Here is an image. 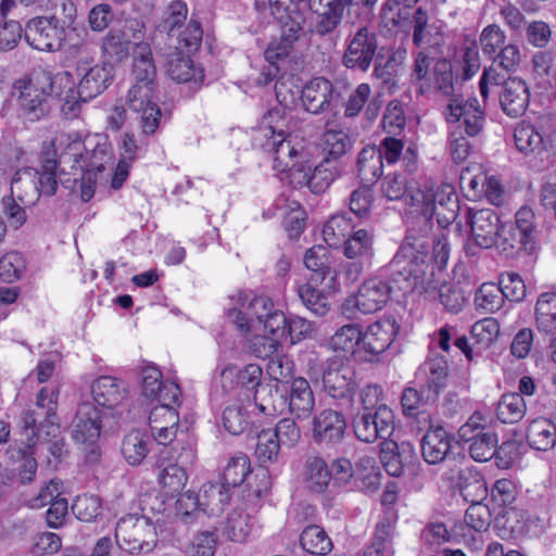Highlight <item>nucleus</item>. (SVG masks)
I'll return each instance as SVG.
<instances>
[{
    "instance_id": "nucleus-1",
    "label": "nucleus",
    "mask_w": 556,
    "mask_h": 556,
    "mask_svg": "<svg viewBox=\"0 0 556 556\" xmlns=\"http://www.w3.org/2000/svg\"><path fill=\"white\" fill-rule=\"evenodd\" d=\"M103 151L93 150L89 153L81 136L76 131H59L54 137L45 141L40 154L41 169L46 175V186L49 193L58 189L56 177L61 174L83 172H102L104 165L98 160Z\"/></svg>"
},
{
    "instance_id": "nucleus-2",
    "label": "nucleus",
    "mask_w": 556,
    "mask_h": 556,
    "mask_svg": "<svg viewBox=\"0 0 556 556\" xmlns=\"http://www.w3.org/2000/svg\"><path fill=\"white\" fill-rule=\"evenodd\" d=\"M261 130L267 139L265 148L273 154L274 168L282 173L288 172L293 182V173L301 170L304 164L300 162L302 148L289 139L288 117L280 109L270 110L263 117Z\"/></svg>"
},
{
    "instance_id": "nucleus-3",
    "label": "nucleus",
    "mask_w": 556,
    "mask_h": 556,
    "mask_svg": "<svg viewBox=\"0 0 556 556\" xmlns=\"http://www.w3.org/2000/svg\"><path fill=\"white\" fill-rule=\"evenodd\" d=\"M427 250L428 243L410 231L390 262V276L403 292L427 291L424 286Z\"/></svg>"
},
{
    "instance_id": "nucleus-4",
    "label": "nucleus",
    "mask_w": 556,
    "mask_h": 556,
    "mask_svg": "<svg viewBox=\"0 0 556 556\" xmlns=\"http://www.w3.org/2000/svg\"><path fill=\"white\" fill-rule=\"evenodd\" d=\"M410 203L421 213L426 232L433 216L441 228H446L455 222L460 208L455 188L450 184L426 182L412 191Z\"/></svg>"
},
{
    "instance_id": "nucleus-5",
    "label": "nucleus",
    "mask_w": 556,
    "mask_h": 556,
    "mask_svg": "<svg viewBox=\"0 0 556 556\" xmlns=\"http://www.w3.org/2000/svg\"><path fill=\"white\" fill-rule=\"evenodd\" d=\"M58 389L45 387L37 394L36 408L24 413L23 434L28 447L36 445L38 441H49L58 435Z\"/></svg>"
},
{
    "instance_id": "nucleus-6",
    "label": "nucleus",
    "mask_w": 556,
    "mask_h": 556,
    "mask_svg": "<svg viewBox=\"0 0 556 556\" xmlns=\"http://www.w3.org/2000/svg\"><path fill=\"white\" fill-rule=\"evenodd\" d=\"M273 307V301L265 295L237 291L228 296L225 312L237 330L248 334L262 330V324Z\"/></svg>"
},
{
    "instance_id": "nucleus-7",
    "label": "nucleus",
    "mask_w": 556,
    "mask_h": 556,
    "mask_svg": "<svg viewBox=\"0 0 556 556\" xmlns=\"http://www.w3.org/2000/svg\"><path fill=\"white\" fill-rule=\"evenodd\" d=\"M466 220L471 236L470 240L464 245L466 255L476 256L481 249L494 247L502 229L501 218L495 211L468 207Z\"/></svg>"
},
{
    "instance_id": "nucleus-8",
    "label": "nucleus",
    "mask_w": 556,
    "mask_h": 556,
    "mask_svg": "<svg viewBox=\"0 0 556 556\" xmlns=\"http://www.w3.org/2000/svg\"><path fill=\"white\" fill-rule=\"evenodd\" d=\"M458 437L476 462H488L496 453V433L486 425V419L480 412H475L458 429Z\"/></svg>"
},
{
    "instance_id": "nucleus-9",
    "label": "nucleus",
    "mask_w": 556,
    "mask_h": 556,
    "mask_svg": "<svg viewBox=\"0 0 556 556\" xmlns=\"http://www.w3.org/2000/svg\"><path fill=\"white\" fill-rule=\"evenodd\" d=\"M76 72L80 76L78 90L80 102H87L102 93L112 79V67L108 64H96L94 53L83 46L77 52Z\"/></svg>"
},
{
    "instance_id": "nucleus-10",
    "label": "nucleus",
    "mask_w": 556,
    "mask_h": 556,
    "mask_svg": "<svg viewBox=\"0 0 556 556\" xmlns=\"http://www.w3.org/2000/svg\"><path fill=\"white\" fill-rule=\"evenodd\" d=\"M390 293L391 287L387 281L376 277L366 279L357 293L342 303L341 312L349 319L356 318L357 312L372 314L387 304Z\"/></svg>"
},
{
    "instance_id": "nucleus-11",
    "label": "nucleus",
    "mask_w": 556,
    "mask_h": 556,
    "mask_svg": "<svg viewBox=\"0 0 556 556\" xmlns=\"http://www.w3.org/2000/svg\"><path fill=\"white\" fill-rule=\"evenodd\" d=\"M344 46L341 60L343 66L367 72L378 51V36L367 26H361L348 35Z\"/></svg>"
},
{
    "instance_id": "nucleus-12",
    "label": "nucleus",
    "mask_w": 556,
    "mask_h": 556,
    "mask_svg": "<svg viewBox=\"0 0 556 556\" xmlns=\"http://www.w3.org/2000/svg\"><path fill=\"white\" fill-rule=\"evenodd\" d=\"M116 542L130 554L148 553L154 547V528L148 519L128 515L118 520L115 528Z\"/></svg>"
},
{
    "instance_id": "nucleus-13",
    "label": "nucleus",
    "mask_w": 556,
    "mask_h": 556,
    "mask_svg": "<svg viewBox=\"0 0 556 556\" xmlns=\"http://www.w3.org/2000/svg\"><path fill=\"white\" fill-rule=\"evenodd\" d=\"M156 87L157 85L131 84L126 98L128 108L139 114V127L146 136L156 131L162 116L154 101Z\"/></svg>"
},
{
    "instance_id": "nucleus-14",
    "label": "nucleus",
    "mask_w": 556,
    "mask_h": 556,
    "mask_svg": "<svg viewBox=\"0 0 556 556\" xmlns=\"http://www.w3.org/2000/svg\"><path fill=\"white\" fill-rule=\"evenodd\" d=\"M321 381L328 396L352 402L357 387L355 371L343 358L333 356L326 361Z\"/></svg>"
},
{
    "instance_id": "nucleus-15",
    "label": "nucleus",
    "mask_w": 556,
    "mask_h": 556,
    "mask_svg": "<svg viewBox=\"0 0 556 556\" xmlns=\"http://www.w3.org/2000/svg\"><path fill=\"white\" fill-rule=\"evenodd\" d=\"M374 235L366 229L354 231L345 241L343 253L348 258L344 267L346 278L354 282L371 265Z\"/></svg>"
},
{
    "instance_id": "nucleus-16",
    "label": "nucleus",
    "mask_w": 556,
    "mask_h": 556,
    "mask_svg": "<svg viewBox=\"0 0 556 556\" xmlns=\"http://www.w3.org/2000/svg\"><path fill=\"white\" fill-rule=\"evenodd\" d=\"M446 121L453 125V130L462 131L468 137H476L483 130L485 114L475 98L465 102L452 99L447 105Z\"/></svg>"
},
{
    "instance_id": "nucleus-17",
    "label": "nucleus",
    "mask_w": 556,
    "mask_h": 556,
    "mask_svg": "<svg viewBox=\"0 0 556 556\" xmlns=\"http://www.w3.org/2000/svg\"><path fill=\"white\" fill-rule=\"evenodd\" d=\"M394 430V415L388 406L375 412L358 413L354 419L356 437L366 443L388 439Z\"/></svg>"
},
{
    "instance_id": "nucleus-18",
    "label": "nucleus",
    "mask_w": 556,
    "mask_h": 556,
    "mask_svg": "<svg viewBox=\"0 0 556 556\" xmlns=\"http://www.w3.org/2000/svg\"><path fill=\"white\" fill-rule=\"evenodd\" d=\"M346 432V419L342 412L326 408L312 420V438L318 445L333 446L342 442Z\"/></svg>"
},
{
    "instance_id": "nucleus-19",
    "label": "nucleus",
    "mask_w": 556,
    "mask_h": 556,
    "mask_svg": "<svg viewBox=\"0 0 556 556\" xmlns=\"http://www.w3.org/2000/svg\"><path fill=\"white\" fill-rule=\"evenodd\" d=\"M46 175L43 170L24 167L18 169L11 180V195L15 197L18 202L25 206L34 205L41 193H49L46 186Z\"/></svg>"
},
{
    "instance_id": "nucleus-20",
    "label": "nucleus",
    "mask_w": 556,
    "mask_h": 556,
    "mask_svg": "<svg viewBox=\"0 0 556 556\" xmlns=\"http://www.w3.org/2000/svg\"><path fill=\"white\" fill-rule=\"evenodd\" d=\"M45 76L48 77L49 84L46 90L49 92V96H54L63 102L62 112L65 115L76 117L80 111L81 102L73 74L67 71L52 74L45 70Z\"/></svg>"
},
{
    "instance_id": "nucleus-21",
    "label": "nucleus",
    "mask_w": 556,
    "mask_h": 556,
    "mask_svg": "<svg viewBox=\"0 0 556 556\" xmlns=\"http://www.w3.org/2000/svg\"><path fill=\"white\" fill-rule=\"evenodd\" d=\"M340 175V165L337 161L325 157L318 165L312 167L304 165L301 170L293 173V185L307 186L312 192H325Z\"/></svg>"
},
{
    "instance_id": "nucleus-22",
    "label": "nucleus",
    "mask_w": 556,
    "mask_h": 556,
    "mask_svg": "<svg viewBox=\"0 0 556 556\" xmlns=\"http://www.w3.org/2000/svg\"><path fill=\"white\" fill-rule=\"evenodd\" d=\"M178 402L160 403L152 408L149 415V425L152 435L157 443L166 445L170 443L177 434L179 426Z\"/></svg>"
},
{
    "instance_id": "nucleus-23",
    "label": "nucleus",
    "mask_w": 556,
    "mask_h": 556,
    "mask_svg": "<svg viewBox=\"0 0 556 556\" xmlns=\"http://www.w3.org/2000/svg\"><path fill=\"white\" fill-rule=\"evenodd\" d=\"M413 43L420 49H439L444 43L443 24L430 22L427 11L421 7L414 10L410 25Z\"/></svg>"
},
{
    "instance_id": "nucleus-24",
    "label": "nucleus",
    "mask_w": 556,
    "mask_h": 556,
    "mask_svg": "<svg viewBox=\"0 0 556 556\" xmlns=\"http://www.w3.org/2000/svg\"><path fill=\"white\" fill-rule=\"evenodd\" d=\"M140 376L142 394L147 399L167 403V401L178 402L181 397L179 386L174 381L163 380V375L157 367L147 365L141 369Z\"/></svg>"
},
{
    "instance_id": "nucleus-25",
    "label": "nucleus",
    "mask_w": 556,
    "mask_h": 556,
    "mask_svg": "<svg viewBox=\"0 0 556 556\" xmlns=\"http://www.w3.org/2000/svg\"><path fill=\"white\" fill-rule=\"evenodd\" d=\"M61 29L56 26L55 17H36L26 25L25 40L34 49L55 51L61 48Z\"/></svg>"
},
{
    "instance_id": "nucleus-26",
    "label": "nucleus",
    "mask_w": 556,
    "mask_h": 556,
    "mask_svg": "<svg viewBox=\"0 0 556 556\" xmlns=\"http://www.w3.org/2000/svg\"><path fill=\"white\" fill-rule=\"evenodd\" d=\"M101 434L100 410L91 403L79 405L72 425V438L83 445L94 444Z\"/></svg>"
},
{
    "instance_id": "nucleus-27",
    "label": "nucleus",
    "mask_w": 556,
    "mask_h": 556,
    "mask_svg": "<svg viewBox=\"0 0 556 556\" xmlns=\"http://www.w3.org/2000/svg\"><path fill=\"white\" fill-rule=\"evenodd\" d=\"M93 401L101 407L116 409L128 401V386L112 376H101L91 383Z\"/></svg>"
},
{
    "instance_id": "nucleus-28",
    "label": "nucleus",
    "mask_w": 556,
    "mask_h": 556,
    "mask_svg": "<svg viewBox=\"0 0 556 556\" xmlns=\"http://www.w3.org/2000/svg\"><path fill=\"white\" fill-rule=\"evenodd\" d=\"M301 100L304 109L313 114H320L333 109L336 94L333 85L324 77L311 79L302 89Z\"/></svg>"
},
{
    "instance_id": "nucleus-29",
    "label": "nucleus",
    "mask_w": 556,
    "mask_h": 556,
    "mask_svg": "<svg viewBox=\"0 0 556 556\" xmlns=\"http://www.w3.org/2000/svg\"><path fill=\"white\" fill-rule=\"evenodd\" d=\"M308 2L311 10L318 15L315 33L326 36L341 24L344 12L353 0H308Z\"/></svg>"
},
{
    "instance_id": "nucleus-30",
    "label": "nucleus",
    "mask_w": 556,
    "mask_h": 556,
    "mask_svg": "<svg viewBox=\"0 0 556 556\" xmlns=\"http://www.w3.org/2000/svg\"><path fill=\"white\" fill-rule=\"evenodd\" d=\"M397 329L399 327L393 318H384L371 324L363 332L362 350L370 355L383 353L393 342Z\"/></svg>"
},
{
    "instance_id": "nucleus-31",
    "label": "nucleus",
    "mask_w": 556,
    "mask_h": 556,
    "mask_svg": "<svg viewBox=\"0 0 556 556\" xmlns=\"http://www.w3.org/2000/svg\"><path fill=\"white\" fill-rule=\"evenodd\" d=\"M304 264L312 271L311 282L324 285L328 289L334 287L337 271L329 265V256L325 247L315 245L307 250Z\"/></svg>"
},
{
    "instance_id": "nucleus-32",
    "label": "nucleus",
    "mask_w": 556,
    "mask_h": 556,
    "mask_svg": "<svg viewBox=\"0 0 556 556\" xmlns=\"http://www.w3.org/2000/svg\"><path fill=\"white\" fill-rule=\"evenodd\" d=\"M288 408L296 419H307L315 407L314 392L308 381L302 377L293 379L288 391Z\"/></svg>"
},
{
    "instance_id": "nucleus-33",
    "label": "nucleus",
    "mask_w": 556,
    "mask_h": 556,
    "mask_svg": "<svg viewBox=\"0 0 556 556\" xmlns=\"http://www.w3.org/2000/svg\"><path fill=\"white\" fill-rule=\"evenodd\" d=\"M529 103V90L526 83L517 77H509L500 94V104L503 111L511 116H520Z\"/></svg>"
},
{
    "instance_id": "nucleus-34",
    "label": "nucleus",
    "mask_w": 556,
    "mask_h": 556,
    "mask_svg": "<svg viewBox=\"0 0 556 556\" xmlns=\"http://www.w3.org/2000/svg\"><path fill=\"white\" fill-rule=\"evenodd\" d=\"M452 447V438L442 427L427 431L421 441V455L428 464L442 463Z\"/></svg>"
},
{
    "instance_id": "nucleus-35",
    "label": "nucleus",
    "mask_w": 556,
    "mask_h": 556,
    "mask_svg": "<svg viewBox=\"0 0 556 556\" xmlns=\"http://www.w3.org/2000/svg\"><path fill=\"white\" fill-rule=\"evenodd\" d=\"M166 73L170 79L179 84H201L204 79L203 71L195 68L191 58L179 51L169 54L166 62Z\"/></svg>"
},
{
    "instance_id": "nucleus-36",
    "label": "nucleus",
    "mask_w": 556,
    "mask_h": 556,
    "mask_svg": "<svg viewBox=\"0 0 556 556\" xmlns=\"http://www.w3.org/2000/svg\"><path fill=\"white\" fill-rule=\"evenodd\" d=\"M157 71L149 45L138 46L134 52L131 78L132 84L157 85Z\"/></svg>"
},
{
    "instance_id": "nucleus-37",
    "label": "nucleus",
    "mask_w": 556,
    "mask_h": 556,
    "mask_svg": "<svg viewBox=\"0 0 556 556\" xmlns=\"http://www.w3.org/2000/svg\"><path fill=\"white\" fill-rule=\"evenodd\" d=\"M304 481L309 491L321 494L324 493L330 481L331 472L326 460L319 455H311L304 464Z\"/></svg>"
},
{
    "instance_id": "nucleus-38",
    "label": "nucleus",
    "mask_w": 556,
    "mask_h": 556,
    "mask_svg": "<svg viewBox=\"0 0 556 556\" xmlns=\"http://www.w3.org/2000/svg\"><path fill=\"white\" fill-rule=\"evenodd\" d=\"M137 21H127L122 29H114L108 33L102 40V50L110 58L122 61L129 54L131 47L129 46V30L136 29Z\"/></svg>"
},
{
    "instance_id": "nucleus-39",
    "label": "nucleus",
    "mask_w": 556,
    "mask_h": 556,
    "mask_svg": "<svg viewBox=\"0 0 556 556\" xmlns=\"http://www.w3.org/2000/svg\"><path fill=\"white\" fill-rule=\"evenodd\" d=\"M527 441L534 450H552L556 445V426L546 418L532 420L527 430Z\"/></svg>"
},
{
    "instance_id": "nucleus-40",
    "label": "nucleus",
    "mask_w": 556,
    "mask_h": 556,
    "mask_svg": "<svg viewBox=\"0 0 556 556\" xmlns=\"http://www.w3.org/2000/svg\"><path fill=\"white\" fill-rule=\"evenodd\" d=\"M47 79L45 68H36L29 76L21 77L14 81L13 93L17 96V101H22L26 94L29 99L47 98L49 96L46 90L49 84Z\"/></svg>"
},
{
    "instance_id": "nucleus-41",
    "label": "nucleus",
    "mask_w": 556,
    "mask_h": 556,
    "mask_svg": "<svg viewBox=\"0 0 556 556\" xmlns=\"http://www.w3.org/2000/svg\"><path fill=\"white\" fill-rule=\"evenodd\" d=\"M201 491L202 509L210 515L220 514L230 501V489L222 481L206 482Z\"/></svg>"
},
{
    "instance_id": "nucleus-42",
    "label": "nucleus",
    "mask_w": 556,
    "mask_h": 556,
    "mask_svg": "<svg viewBox=\"0 0 556 556\" xmlns=\"http://www.w3.org/2000/svg\"><path fill=\"white\" fill-rule=\"evenodd\" d=\"M413 13V8L397 0H389L381 9V25L390 31L406 29L410 25Z\"/></svg>"
},
{
    "instance_id": "nucleus-43",
    "label": "nucleus",
    "mask_w": 556,
    "mask_h": 556,
    "mask_svg": "<svg viewBox=\"0 0 556 556\" xmlns=\"http://www.w3.org/2000/svg\"><path fill=\"white\" fill-rule=\"evenodd\" d=\"M150 439L146 433L132 430L124 437L121 452L129 465L138 466L147 457Z\"/></svg>"
},
{
    "instance_id": "nucleus-44",
    "label": "nucleus",
    "mask_w": 556,
    "mask_h": 556,
    "mask_svg": "<svg viewBox=\"0 0 556 556\" xmlns=\"http://www.w3.org/2000/svg\"><path fill=\"white\" fill-rule=\"evenodd\" d=\"M534 315L539 331L552 333L556 330V292H544L538 298Z\"/></svg>"
},
{
    "instance_id": "nucleus-45",
    "label": "nucleus",
    "mask_w": 556,
    "mask_h": 556,
    "mask_svg": "<svg viewBox=\"0 0 556 556\" xmlns=\"http://www.w3.org/2000/svg\"><path fill=\"white\" fill-rule=\"evenodd\" d=\"M382 151L380 148L369 146L359 152L357 169L363 181H376L382 174Z\"/></svg>"
},
{
    "instance_id": "nucleus-46",
    "label": "nucleus",
    "mask_w": 556,
    "mask_h": 556,
    "mask_svg": "<svg viewBox=\"0 0 556 556\" xmlns=\"http://www.w3.org/2000/svg\"><path fill=\"white\" fill-rule=\"evenodd\" d=\"M363 331L358 324H346L336 330L329 340V346L333 351L355 353L357 346L362 348Z\"/></svg>"
},
{
    "instance_id": "nucleus-47",
    "label": "nucleus",
    "mask_w": 556,
    "mask_h": 556,
    "mask_svg": "<svg viewBox=\"0 0 556 556\" xmlns=\"http://www.w3.org/2000/svg\"><path fill=\"white\" fill-rule=\"evenodd\" d=\"M253 530L251 517L240 510H233L225 520L223 534L231 542L244 543Z\"/></svg>"
},
{
    "instance_id": "nucleus-48",
    "label": "nucleus",
    "mask_w": 556,
    "mask_h": 556,
    "mask_svg": "<svg viewBox=\"0 0 556 556\" xmlns=\"http://www.w3.org/2000/svg\"><path fill=\"white\" fill-rule=\"evenodd\" d=\"M300 544L312 555H327L332 549V541L317 525L307 526L300 536Z\"/></svg>"
},
{
    "instance_id": "nucleus-49",
    "label": "nucleus",
    "mask_w": 556,
    "mask_h": 556,
    "mask_svg": "<svg viewBox=\"0 0 556 556\" xmlns=\"http://www.w3.org/2000/svg\"><path fill=\"white\" fill-rule=\"evenodd\" d=\"M514 139L517 149L525 154H540L544 148V140L539 130L526 123L516 126Z\"/></svg>"
},
{
    "instance_id": "nucleus-50",
    "label": "nucleus",
    "mask_w": 556,
    "mask_h": 556,
    "mask_svg": "<svg viewBox=\"0 0 556 556\" xmlns=\"http://www.w3.org/2000/svg\"><path fill=\"white\" fill-rule=\"evenodd\" d=\"M534 242L535 241H533L530 237H525L523 233H521V231H519V229H517L515 226H510L508 229H506L502 224L500 237L494 247L507 255H513L514 253L521 250L532 251L534 248Z\"/></svg>"
},
{
    "instance_id": "nucleus-51",
    "label": "nucleus",
    "mask_w": 556,
    "mask_h": 556,
    "mask_svg": "<svg viewBox=\"0 0 556 556\" xmlns=\"http://www.w3.org/2000/svg\"><path fill=\"white\" fill-rule=\"evenodd\" d=\"M473 304L481 314L494 313L504 304L503 292L496 283L484 282L477 289Z\"/></svg>"
},
{
    "instance_id": "nucleus-52",
    "label": "nucleus",
    "mask_w": 556,
    "mask_h": 556,
    "mask_svg": "<svg viewBox=\"0 0 556 556\" xmlns=\"http://www.w3.org/2000/svg\"><path fill=\"white\" fill-rule=\"evenodd\" d=\"M262 375L263 370L256 364H249L240 370L228 367L222 371V382L225 388L227 381H232L236 378L239 386L250 391L261 386Z\"/></svg>"
},
{
    "instance_id": "nucleus-53",
    "label": "nucleus",
    "mask_w": 556,
    "mask_h": 556,
    "mask_svg": "<svg viewBox=\"0 0 556 556\" xmlns=\"http://www.w3.org/2000/svg\"><path fill=\"white\" fill-rule=\"evenodd\" d=\"M527 406L521 394H504L496 407V416L503 424H515L521 420L526 414Z\"/></svg>"
},
{
    "instance_id": "nucleus-54",
    "label": "nucleus",
    "mask_w": 556,
    "mask_h": 556,
    "mask_svg": "<svg viewBox=\"0 0 556 556\" xmlns=\"http://www.w3.org/2000/svg\"><path fill=\"white\" fill-rule=\"evenodd\" d=\"M250 472V458L243 453H238L228 462L220 481L231 490L243 483Z\"/></svg>"
},
{
    "instance_id": "nucleus-55",
    "label": "nucleus",
    "mask_w": 556,
    "mask_h": 556,
    "mask_svg": "<svg viewBox=\"0 0 556 556\" xmlns=\"http://www.w3.org/2000/svg\"><path fill=\"white\" fill-rule=\"evenodd\" d=\"M438 399L435 390L431 389L427 384L420 389L406 388L404 389L401 397L403 412L405 415H414L417 409L424 405L434 403Z\"/></svg>"
},
{
    "instance_id": "nucleus-56",
    "label": "nucleus",
    "mask_w": 556,
    "mask_h": 556,
    "mask_svg": "<svg viewBox=\"0 0 556 556\" xmlns=\"http://www.w3.org/2000/svg\"><path fill=\"white\" fill-rule=\"evenodd\" d=\"M393 527L389 522H380L376 527L372 542L364 551L363 556H393Z\"/></svg>"
},
{
    "instance_id": "nucleus-57",
    "label": "nucleus",
    "mask_w": 556,
    "mask_h": 556,
    "mask_svg": "<svg viewBox=\"0 0 556 556\" xmlns=\"http://www.w3.org/2000/svg\"><path fill=\"white\" fill-rule=\"evenodd\" d=\"M353 226L344 215H334L323 228L324 240L330 247H338L352 235Z\"/></svg>"
},
{
    "instance_id": "nucleus-58",
    "label": "nucleus",
    "mask_w": 556,
    "mask_h": 556,
    "mask_svg": "<svg viewBox=\"0 0 556 556\" xmlns=\"http://www.w3.org/2000/svg\"><path fill=\"white\" fill-rule=\"evenodd\" d=\"M225 429L235 435L242 433L249 426L248 409L242 403L227 406L223 413Z\"/></svg>"
},
{
    "instance_id": "nucleus-59",
    "label": "nucleus",
    "mask_w": 556,
    "mask_h": 556,
    "mask_svg": "<svg viewBox=\"0 0 556 556\" xmlns=\"http://www.w3.org/2000/svg\"><path fill=\"white\" fill-rule=\"evenodd\" d=\"M187 479L188 477L185 469L176 464H169L164 467L159 475L160 484L163 490L172 496L184 489Z\"/></svg>"
},
{
    "instance_id": "nucleus-60",
    "label": "nucleus",
    "mask_w": 556,
    "mask_h": 556,
    "mask_svg": "<svg viewBox=\"0 0 556 556\" xmlns=\"http://www.w3.org/2000/svg\"><path fill=\"white\" fill-rule=\"evenodd\" d=\"M298 292L303 304L316 316H325L330 311L327 296L311 283L300 286Z\"/></svg>"
},
{
    "instance_id": "nucleus-61",
    "label": "nucleus",
    "mask_w": 556,
    "mask_h": 556,
    "mask_svg": "<svg viewBox=\"0 0 556 556\" xmlns=\"http://www.w3.org/2000/svg\"><path fill=\"white\" fill-rule=\"evenodd\" d=\"M323 147L327 157L337 161L338 157L346 153L350 139L343 130L327 127L323 135Z\"/></svg>"
},
{
    "instance_id": "nucleus-62",
    "label": "nucleus",
    "mask_w": 556,
    "mask_h": 556,
    "mask_svg": "<svg viewBox=\"0 0 556 556\" xmlns=\"http://www.w3.org/2000/svg\"><path fill=\"white\" fill-rule=\"evenodd\" d=\"M101 509L100 498L92 494L77 496L72 505L73 514L84 522L93 521L101 514Z\"/></svg>"
},
{
    "instance_id": "nucleus-63",
    "label": "nucleus",
    "mask_w": 556,
    "mask_h": 556,
    "mask_svg": "<svg viewBox=\"0 0 556 556\" xmlns=\"http://www.w3.org/2000/svg\"><path fill=\"white\" fill-rule=\"evenodd\" d=\"M280 444L271 429L262 430L257 435L255 456L262 465L278 458Z\"/></svg>"
},
{
    "instance_id": "nucleus-64",
    "label": "nucleus",
    "mask_w": 556,
    "mask_h": 556,
    "mask_svg": "<svg viewBox=\"0 0 556 556\" xmlns=\"http://www.w3.org/2000/svg\"><path fill=\"white\" fill-rule=\"evenodd\" d=\"M25 269V260L16 251L8 252L0 258V277L8 282L21 279Z\"/></svg>"
}]
</instances>
